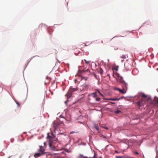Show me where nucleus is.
I'll return each mask as SVG.
<instances>
[{
  "label": "nucleus",
  "instance_id": "33",
  "mask_svg": "<svg viewBox=\"0 0 158 158\" xmlns=\"http://www.w3.org/2000/svg\"><path fill=\"white\" fill-rule=\"evenodd\" d=\"M56 158H64L62 157H57Z\"/></svg>",
  "mask_w": 158,
  "mask_h": 158
},
{
  "label": "nucleus",
  "instance_id": "11",
  "mask_svg": "<svg viewBox=\"0 0 158 158\" xmlns=\"http://www.w3.org/2000/svg\"><path fill=\"white\" fill-rule=\"evenodd\" d=\"M120 99V98H109L107 99L108 100H112L114 101H118Z\"/></svg>",
  "mask_w": 158,
  "mask_h": 158
},
{
  "label": "nucleus",
  "instance_id": "16",
  "mask_svg": "<svg viewBox=\"0 0 158 158\" xmlns=\"http://www.w3.org/2000/svg\"><path fill=\"white\" fill-rule=\"evenodd\" d=\"M103 70L101 68L99 70V72L100 73V74H102L103 73Z\"/></svg>",
  "mask_w": 158,
  "mask_h": 158
},
{
  "label": "nucleus",
  "instance_id": "29",
  "mask_svg": "<svg viewBox=\"0 0 158 158\" xmlns=\"http://www.w3.org/2000/svg\"><path fill=\"white\" fill-rule=\"evenodd\" d=\"M110 103L111 104H114L115 103L114 102H110Z\"/></svg>",
  "mask_w": 158,
  "mask_h": 158
},
{
  "label": "nucleus",
  "instance_id": "20",
  "mask_svg": "<svg viewBox=\"0 0 158 158\" xmlns=\"http://www.w3.org/2000/svg\"><path fill=\"white\" fill-rule=\"evenodd\" d=\"M121 58H123V59H126V55H123L122 56H121Z\"/></svg>",
  "mask_w": 158,
  "mask_h": 158
},
{
  "label": "nucleus",
  "instance_id": "26",
  "mask_svg": "<svg viewBox=\"0 0 158 158\" xmlns=\"http://www.w3.org/2000/svg\"><path fill=\"white\" fill-rule=\"evenodd\" d=\"M16 103L18 105V106H20L19 104L17 102H16Z\"/></svg>",
  "mask_w": 158,
  "mask_h": 158
},
{
  "label": "nucleus",
  "instance_id": "19",
  "mask_svg": "<svg viewBox=\"0 0 158 158\" xmlns=\"http://www.w3.org/2000/svg\"><path fill=\"white\" fill-rule=\"evenodd\" d=\"M96 98L95 100L97 101H99L100 100V98H97V97L96 98Z\"/></svg>",
  "mask_w": 158,
  "mask_h": 158
},
{
  "label": "nucleus",
  "instance_id": "14",
  "mask_svg": "<svg viewBox=\"0 0 158 158\" xmlns=\"http://www.w3.org/2000/svg\"><path fill=\"white\" fill-rule=\"evenodd\" d=\"M95 128L98 131H99V127L98 125H95L94 126Z\"/></svg>",
  "mask_w": 158,
  "mask_h": 158
},
{
  "label": "nucleus",
  "instance_id": "17",
  "mask_svg": "<svg viewBox=\"0 0 158 158\" xmlns=\"http://www.w3.org/2000/svg\"><path fill=\"white\" fill-rule=\"evenodd\" d=\"M142 97L143 98H146L147 97V96L143 93H142Z\"/></svg>",
  "mask_w": 158,
  "mask_h": 158
},
{
  "label": "nucleus",
  "instance_id": "5",
  "mask_svg": "<svg viewBox=\"0 0 158 158\" xmlns=\"http://www.w3.org/2000/svg\"><path fill=\"white\" fill-rule=\"evenodd\" d=\"M88 87V85L85 83L84 84L82 85H81L78 89H80L81 91H82L84 90ZM77 90H78L77 88H76Z\"/></svg>",
  "mask_w": 158,
  "mask_h": 158
},
{
  "label": "nucleus",
  "instance_id": "28",
  "mask_svg": "<svg viewBox=\"0 0 158 158\" xmlns=\"http://www.w3.org/2000/svg\"><path fill=\"white\" fill-rule=\"evenodd\" d=\"M115 153H119L117 151V150H115Z\"/></svg>",
  "mask_w": 158,
  "mask_h": 158
},
{
  "label": "nucleus",
  "instance_id": "12",
  "mask_svg": "<svg viewBox=\"0 0 158 158\" xmlns=\"http://www.w3.org/2000/svg\"><path fill=\"white\" fill-rule=\"evenodd\" d=\"M143 102V100H141L139 101L138 102H137V105L139 107H141L142 106V103Z\"/></svg>",
  "mask_w": 158,
  "mask_h": 158
},
{
  "label": "nucleus",
  "instance_id": "30",
  "mask_svg": "<svg viewBox=\"0 0 158 158\" xmlns=\"http://www.w3.org/2000/svg\"><path fill=\"white\" fill-rule=\"evenodd\" d=\"M74 133V132L73 131H72V132H70V133L71 134H72Z\"/></svg>",
  "mask_w": 158,
  "mask_h": 158
},
{
  "label": "nucleus",
  "instance_id": "24",
  "mask_svg": "<svg viewBox=\"0 0 158 158\" xmlns=\"http://www.w3.org/2000/svg\"><path fill=\"white\" fill-rule=\"evenodd\" d=\"M97 90L98 91V93H99V94L103 96V95L98 90Z\"/></svg>",
  "mask_w": 158,
  "mask_h": 158
},
{
  "label": "nucleus",
  "instance_id": "1",
  "mask_svg": "<svg viewBox=\"0 0 158 158\" xmlns=\"http://www.w3.org/2000/svg\"><path fill=\"white\" fill-rule=\"evenodd\" d=\"M55 137V135L53 134V132L51 131L48 134L47 139L49 140V144L50 147L52 149V143L53 139Z\"/></svg>",
  "mask_w": 158,
  "mask_h": 158
},
{
  "label": "nucleus",
  "instance_id": "8",
  "mask_svg": "<svg viewBox=\"0 0 158 158\" xmlns=\"http://www.w3.org/2000/svg\"><path fill=\"white\" fill-rule=\"evenodd\" d=\"M53 129L55 131V130L56 129V126L59 125V123L57 121H55L53 122Z\"/></svg>",
  "mask_w": 158,
  "mask_h": 158
},
{
  "label": "nucleus",
  "instance_id": "3",
  "mask_svg": "<svg viewBox=\"0 0 158 158\" xmlns=\"http://www.w3.org/2000/svg\"><path fill=\"white\" fill-rule=\"evenodd\" d=\"M118 79L119 81L122 84V86L125 87L126 89L127 88L128 84H127L123 80V78L122 77L118 75Z\"/></svg>",
  "mask_w": 158,
  "mask_h": 158
},
{
  "label": "nucleus",
  "instance_id": "7",
  "mask_svg": "<svg viewBox=\"0 0 158 158\" xmlns=\"http://www.w3.org/2000/svg\"><path fill=\"white\" fill-rule=\"evenodd\" d=\"M125 67L127 71L130 70L131 69V66L128 63L125 64H124Z\"/></svg>",
  "mask_w": 158,
  "mask_h": 158
},
{
  "label": "nucleus",
  "instance_id": "31",
  "mask_svg": "<svg viewBox=\"0 0 158 158\" xmlns=\"http://www.w3.org/2000/svg\"><path fill=\"white\" fill-rule=\"evenodd\" d=\"M135 153L136 154H139V153L137 152H135Z\"/></svg>",
  "mask_w": 158,
  "mask_h": 158
},
{
  "label": "nucleus",
  "instance_id": "15",
  "mask_svg": "<svg viewBox=\"0 0 158 158\" xmlns=\"http://www.w3.org/2000/svg\"><path fill=\"white\" fill-rule=\"evenodd\" d=\"M114 112L116 114H118L119 113H121V111L119 110H117L115 111Z\"/></svg>",
  "mask_w": 158,
  "mask_h": 158
},
{
  "label": "nucleus",
  "instance_id": "34",
  "mask_svg": "<svg viewBox=\"0 0 158 158\" xmlns=\"http://www.w3.org/2000/svg\"><path fill=\"white\" fill-rule=\"evenodd\" d=\"M105 128L106 129H108V127H105Z\"/></svg>",
  "mask_w": 158,
  "mask_h": 158
},
{
  "label": "nucleus",
  "instance_id": "22",
  "mask_svg": "<svg viewBox=\"0 0 158 158\" xmlns=\"http://www.w3.org/2000/svg\"><path fill=\"white\" fill-rule=\"evenodd\" d=\"M94 158H97L95 155V153H94Z\"/></svg>",
  "mask_w": 158,
  "mask_h": 158
},
{
  "label": "nucleus",
  "instance_id": "4",
  "mask_svg": "<svg viewBox=\"0 0 158 158\" xmlns=\"http://www.w3.org/2000/svg\"><path fill=\"white\" fill-rule=\"evenodd\" d=\"M122 86L123 87V89H121L119 88H117V89L121 93L125 94L127 90V88L126 89L125 87H124L123 86Z\"/></svg>",
  "mask_w": 158,
  "mask_h": 158
},
{
  "label": "nucleus",
  "instance_id": "6",
  "mask_svg": "<svg viewBox=\"0 0 158 158\" xmlns=\"http://www.w3.org/2000/svg\"><path fill=\"white\" fill-rule=\"evenodd\" d=\"M40 148L38 150V152L41 153L42 154H43L44 153V147L42 146H40Z\"/></svg>",
  "mask_w": 158,
  "mask_h": 158
},
{
  "label": "nucleus",
  "instance_id": "25",
  "mask_svg": "<svg viewBox=\"0 0 158 158\" xmlns=\"http://www.w3.org/2000/svg\"><path fill=\"white\" fill-rule=\"evenodd\" d=\"M97 90L98 91V93H99V94L103 96V95L98 90Z\"/></svg>",
  "mask_w": 158,
  "mask_h": 158
},
{
  "label": "nucleus",
  "instance_id": "32",
  "mask_svg": "<svg viewBox=\"0 0 158 158\" xmlns=\"http://www.w3.org/2000/svg\"><path fill=\"white\" fill-rule=\"evenodd\" d=\"M44 146H45V144H46L45 142H44Z\"/></svg>",
  "mask_w": 158,
  "mask_h": 158
},
{
  "label": "nucleus",
  "instance_id": "21",
  "mask_svg": "<svg viewBox=\"0 0 158 158\" xmlns=\"http://www.w3.org/2000/svg\"><path fill=\"white\" fill-rule=\"evenodd\" d=\"M116 157V158H123V157L122 156H117Z\"/></svg>",
  "mask_w": 158,
  "mask_h": 158
},
{
  "label": "nucleus",
  "instance_id": "27",
  "mask_svg": "<svg viewBox=\"0 0 158 158\" xmlns=\"http://www.w3.org/2000/svg\"><path fill=\"white\" fill-rule=\"evenodd\" d=\"M156 105L158 106V100H157L156 101Z\"/></svg>",
  "mask_w": 158,
  "mask_h": 158
},
{
  "label": "nucleus",
  "instance_id": "18",
  "mask_svg": "<svg viewBox=\"0 0 158 158\" xmlns=\"http://www.w3.org/2000/svg\"><path fill=\"white\" fill-rule=\"evenodd\" d=\"M84 61L85 62L86 64H89L90 63V61H87L85 59Z\"/></svg>",
  "mask_w": 158,
  "mask_h": 158
},
{
  "label": "nucleus",
  "instance_id": "23",
  "mask_svg": "<svg viewBox=\"0 0 158 158\" xmlns=\"http://www.w3.org/2000/svg\"><path fill=\"white\" fill-rule=\"evenodd\" d=\"M97 90L98 91V93H99V94L103 96V95L98 90Z\"/></svg>",
  "mask_w": 158,
  "mask_h": 158
},
{
  "label": "nucleus",
  "instance_id": "9",
  "mask_svg": "<svg viewBox=\"0 0 158 158\" xmlns=\"http://www.w3.org/2000/svg\"><path fill=\"white\" fill-rule=\"evenodd\" d=\"M89 96H91L94 98H96L97 97V93L96 92L92 93L89 94L88 95Z\"/></svg>",
  "mask_w": 158,
  "mask_h": 158
},
{
  "label": "nucleus",
  "instance_id": "10",
  "mask_svg": "<svg viewBox=\"0 0 158 158\" xmlns=\"http://www.w3.org/2000/svg\"><path fill=\"white\" fill-rule=\"evenodd\" d=\"M42 155L43 154L39 152L35 153L34 155V156L35 158H36L37 157L40 156Z\"/></svg>",
  "mask_w": 158,
  "mask_h": 158
},
{
  "label": "nucleus",
  "instance_id": "13",
  "mask_svg": "<svg viewBox=\"0 0 158 158\" xmlns=\"http://www.w3.org/2000/svg\"><path fill=\"white\" fill-rule=\"evenodd\" d=\"M79 158H90V157L88 158L87 156H84L83 155H79Z\"/></svg>",
  "mask_w": 158,
  "mask_h": 158
},
{
  "label": "nucleus",
  "instance_id": "2",
  "mask_svg": "<svg viewBox=\"0 0 158 158\" xmlns=\"http://www.w3.org/2000/svg\"><path fill=\"white\" fill-rule=\"evenodd\" d=\"M76 89H70L69 90L68 92L66 94L65 96L67 98V100L65 102V103L66 104L67 103L69 102L68 99L72 96V94L73 92L74 91H76Z\"/></svg>",
  "mask_w": 158,
  "mask_h": 158
}]
</instances>
